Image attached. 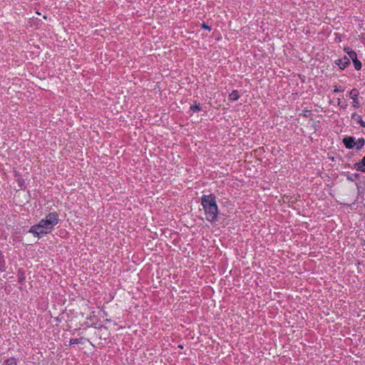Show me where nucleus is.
<instances>
[{
	"mask_svg": "<svg viewBox=\"0 0 365 365\" xmlns=\"http://www.w3.org/2000/svg\"><path fill=\"white\" fill-rule=\"evenodd\" d=\"M58 213L56 212H50L38 224L32 226L29 230V232L33 233L38 237H41L50 232L58 224Z\"/></svg>",
	"mask_w": 365,
	"mask_h": 365,
	"instance_id": "f257e3e1",
	"label": "nucleus"
},
{
	"mask_svg": "<svg viewBox=\"0 0 365 365\" xmlns=\"http://www.w3.org/2000/svg\"><path fill=\"white\" fill-rule=\"evenodd\" d=\"M201 204L205 212L206 219L211 222H215L217 219L218 207L213 194L203 195L201 197Z\"/></svg>",
	"mask_w": 365,
	"mask_h": 365,
	"instance_id": "f03ea898",
	"label": "nucleus"
},
{
	"mask_svg": "<svg viewBox=\"0 0 365 365\" xmlns=\"http://www.w3.org/2000/svg\"><path fill=\"white\" fill-rule=\"evenodd\" d=\"M359 91L356 88H353L349 92V96L353 100V106L358 108L360 106V103L358 100Z\"/></svg>",
	"mask_w": 365,
	"mask_h": 365,
	"instance_id": "7ed1b4c3",
	"label": "nucleus"
},
{
	"mask_svg": "<svg viewBox=\"0 0 365 365\" xmlns=\"http://www.w3.org/2000/svg\"><path fill=\"white\" fill-rule=\"evenodd\" d=\"M343 143L346 148L352 149L355 147V138L352 136L346 137L343 139Z\"/></svg>",
	"mask_w": 365,
	"mask_h": 365,
	"instance_id": "20e7f679",
	"label": "nucleus"
},
{
	"mask_svg": "<svg viewBox=\"0 0 365 365\" xmlns=\"http://www.w3.org/2000/svg\"><path fill=\"white\" fill-rule=\"evenodd\" d=\"M336 63L340 67L341 69H344L348 65L350 64L349 58L344 56L341 59L336 61Z\"/></svg>",
	"mask_w": 365,
	"mask_h": 365,
	"instance_id": "39448f33",
	"label": "nucleus"
},
{
	"mask_svg": "<svg viewBox=\"0 0 365 365\" xmlns=\"http://www.w3.org/2000/svg\"><path fill=\"white\" fill-rule=\"evenodd\" d=\"M354 168L359 171L365 172V156L360 162L354 164Z\"/></svg>",
	"mask_w": 365,
	"mask_h": 365,
	"instance_id": "423d86ee",
	"label": "nucleus"
},
{
	"mask_svg": "<svg viewBox=\"0 0 365 365\" xmlns=\"http://www.w3.org/2000/svg\"><path fill=\"white\" fill-rule=\"evenodd\" d=\"M351 118L358 122L362 128H365V122L362 120L361 115H358L356 113H354L351 115Z\"/></svg>",
	"mask_w": 365,
	"mask_h": 365,
	"instance_id": "0eeeda50",
	"label": "nucleus"
},
{
	"mask_svg": "<svg viewBox=\"0 0 365 365\" xmlns=\"http://www.w3.org/2000/svg\"><path fill=\"white\" fill-rule=\"evenodd\" d=\"M364 143H365V141L363 138H359L356 141V145H355L356 150H360L364 147Z\"/></svg>",
	"mask_w": 365,
	"mask_h": 365,
	"instance_id": "6e6552de",
	"label": "nucleus"
},
{
	"mask_svg": "<svg viewBox=\"0 0 365 365\" xmlns=\"http://www.w3.org/2000/svg\"><path fill=\"white\" fill-rule=\"evenodd\" d=\"M240 98L239 92L236 90L233 91L229 95V99L231 101H237Z\"/></svg>",
	"mask_w": 365,
	"mask_h": 365,
	"instance_id": "1a4fd4ad",
	"label": "nucleus"
},
{
	"mask_svg": "<svg viewBox=\"0 0 365 365\" xmlns=\"http://www.w3.org/2000/svg\"><path fill=\"white\" fill-rule=\"evenodd\" d=\"M347 54L349 55V58L351 59L352 61H354L355 59L357 58V54L354 51L349 49L346 51Z\"/></svg>",
	"mask_w": 365,
	"mask_h": 365,
	"instance_id": "9d476101",
	"label": "nucleus"
},
{
	"mask_svg": "<svg viewBox=\"0 0 365 365\" xmlns=\"http://www.w3.org/2000/svg\"><path fill=\"white\" fill-rule=\"evenodd\" d=\"M5 365H16V361L14 358L7 359L4 361Z\"/></svg>",
	"mask_w": 365,
	"mask_h": 365,
	"instance_id": "9b49d317",
	"label": "nucleus"
},
{
	"mask_svg": "<svg viewBox=\"0 0 365 365\" xmlns=\"http://www.w3.org/2000/svg\"><path fill=\"white\" fill-rule=\"evenodd\" d=\"M353 63L356 70L359 71L361 68V63L359 60L356 58L353 61Z\"/></svg>",
	"mask_w": 365,
	"mask_h": 365,
	"instance_id": "f8f14e48",
	"label": "nucleus"
},
{
	"mask_svg": "<svg viewBox=\"0 0 365 365\" xmlns=\"http://www.w3.org/2000/svg\"><path fill=\"white\" fill-rule=\"evenodd\" d=\"M190 110H191L192 111H193V112H196V111L200 110V106H199V105L195 104V105L192 106L190 107Z\"/></svg>",
	"mask_w": 365,
	"mask_h": 365,
	"instance_id": "ddd939ff",
	"label": "nucleus"
},
{
	"mask_svg": "<svg viewBox=\"0 0 365 365\" xmlns=\"http://www.w3.org/2000/svg\"><path fill=\"white\" fill-rule=\"evenodd\" d=\"M79 343V339H72L71 340V344H78Z\"/></svg>",
	"mask_w": 365,
	"mask_h": 365,
	"instance_id": "4468645a",
	"label": "nucleus"
},
{
	"mask_svg": "<svg viewBox=\"0 0 365 365\" xmlns=\"http://www.w3.org/2000/svg\"><path fill=\"white\" fill-rule=\"evenodd\" d=\"M202 27L209 30L210 29V27L206 25L205 24H203Z\"/></svg>",
	"mask_w": 365,
	"mask_h": 365,
	"instance_id": "2eb2a0df",
	"label": "nucleus"
},
{
	"mask_svg": "<svg viewBox=\"0 0 365 365\" xmlns=\"http://www.w3.org/2000/svg\"><path fill=\"white\" fill-rule=\"evenodd\" d=\"M340 91V90L337 88L336 86H334V92L336 93V92H339Z\"/></svg>",
	"mask_w": 365,
	"mask_h": 365,
	"instance_id": "dca6fc26",
	"label": "nucleus"
}]
</instances>
